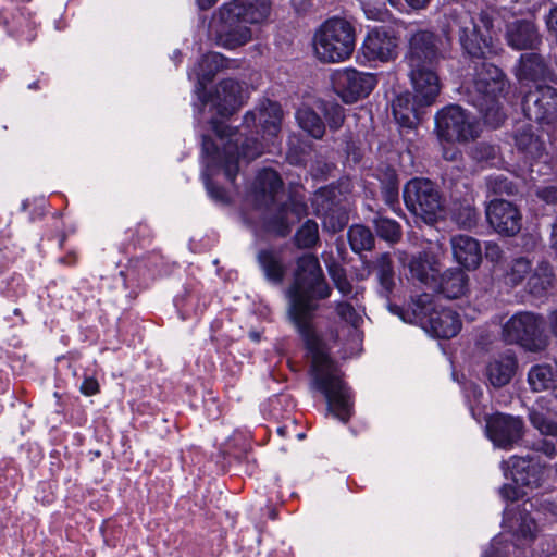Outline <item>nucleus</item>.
Returning <instances> with one entry per match:
<instances>
[{
  "label": "nucleus",
  "mask_w": 557,
  "mask_h": 557,
  "mask_svg": "<svg viewBox=\"0 0 557 557\" xmlns=\"http://www.w3.org/2000/svg\"><path fill=\"white\" fill-rule=\"evenodd\" d=\"M554 281L553 268L547 261H541L528 280L529 292L534 296L545 294Z\"/></svg>",
  "instance_id": "nucleus-35"
},
{
  "label": "nucleus",
  "mask_w": 557,
  "mask_h": 557,
  "mask_svg": "<svg viewBox=\"0 0 557 557\" xmlns=\"http://www.w3.org/2000/svg\"><path fill=\"white\" fill-rule=\"evenodd\" d=\"M486 219L499 234L513 236L522 225V216L518 208L509 201L495 199L486 207Z\"/></svg>",
  "instance_id": "nucleus-17"
},
{
  "label": "nucleus",
  "mask_w": 557,
  "mask_h": 557,
  "mask_svg": "<svg viewBox=\"0 0 557 557\" xmlns=\"http://www.w3.org/2000/svg\"><path fill=\"white\" fill-rule=\"evenodd\" d=\"M485 257L492 262H498L503 257V250L496 243L488 242L485 245Z\"/></svg>",
  "instance_id": "nucleus-53"
},
{
  "label": "nucleus",
  "mask_w": 557,
  "mask_h": 557,
  "mask_svg": "<svg viewBox=\"0 0 557 557\" xmlns=\"http://www.w3.org/2000/svg\"><path fill=\"white\" fill-rule=\"evenodd\" d=\"M202 104H210L221 117H228L243 104V86L234 79H224L215 88V92Z\"/></svg>",
  "instance_id": "nucleus-19"
},
{
  "label": "nucleus",
  "mask_w": 557,
  "mask_h": 557,
  "mask_svg": "<svg viewBox=\"0 0 557 557\" xmlns=\"http://www.w3.org/2000/svg\"><path fill=\"white\" fill-rule=\"evenodd\" d=\"M257 259L267 280L273 284H281L283 282L285 267L283 264L282 257L277 251L272 249L260 250Z\"/></svg>",
  "instance_id": "nucleus-33"
},
{
  "label": "nucleus",
  "mask_w": 557,
  "mask_h": 557,
  "mask_svg": "<svg viewBox=\"0 0 557 557\" xmlns=\"http://www.w3.org/2000/svg\"><path fill=\"white\" fill-rule=\"evenodd\" d=\"M534 449L544 454L549 459H553L557 455L556 445L548 440H541L534 444Z\"/></svg>",
  "instance_id": "nucleus-52"
},
{
  "label": "nucleus",
  "mask_w": 557,
  "mask_h": 557,
  "mask_svg": "<svg viewBox=\"0 0 557 557\" xmlns=\"http://www.w3.org/2000/svg\"><path fill=\"white\" fill-rule=\"evenodd\" d=\"M141 230H143L144 232H148V231H149V230H148V227H147V225L139 224V225L137 226V232H139V231H141Z\"/></svg>",
  "instance_id": "nucleus-63"
},
{
  "label": "nucleus",
  "mask_w": 557,
  "mask_h": 557,
  "mask_svg": "<svg viewBox=\"0 0 557 557\" xmlns=\"http://www.w3.org/2000/svg\"><path fill=\"white\" fill-rule=\"evenodd\" d=\"M336 190L332 187L320 188L312 198L314 213L323 218L326 228L336 233L346 225L347 219L336 205Z\"/></svg>",
  "instance_id": "nucleus-20"
},
{
  "label": "nucleus",
  "mask_w": 557,
  "mask_h": 557,
  "mask_svg": "<svg viewBox=\"0 0 557 557\" xmlns=\"http://www.w3.org/2000/svg\"><path fill=\"white\" fill-rule=\"evenodd\" d=\"M408 268L411 277L424 285H431V283L435 281L433 274L434 270L426 260V256L423 253L413 256L409 261Z\"/></svg>",
  "instance_id": "nucleus-40"
},
{
  "label": "nucleus",
  "mask_w": 557,
  "mask_h": 557,
  "mask_svg": "<svg viewBox=\"0 0 557 557\" xmlns=\"http://www.w3.org/2000/svg\"><path fill=\"white\" fill-rule=\"evenodd\" d=\"M435 127L441 139L466 143L479 136L476 119L458 104H449L435 115Z\"/></svg>",
  "instance_id": "nucleus-11"
},
{
  "label": "nucleus",
  "mask_w": 557,
  "mask_h": 557,
  "mask_svg": "<svg viewBox=\"0 0 557 557\" xmlns=\"http://www.w3.org/2000/svg\"><path fill=\"white\" fill-rule=\"evenodd\" d=\"M531 273V261L520 257L512 260L506 277L512 286L520 285L523 280Z\"/></svg>",
  "instance_id": "nucleus-43"
},
{
  "label": "nucleus",
  "mask_w": 557,
  "mask_h": 557,
  "mask_svg": "<svg viewBox=\"0 0 557 557\" xmlns=\"http://www.w3.org/2000/svg\"><path fill=\"white\" fill-rule=\"evenodd\" d=\"M493 20L494 12L491 10L480 12L479 23L470 12L463 9L453 10L445 14L442 32L448 44L453 35L457 34L463 51L472 58H481L490 47Z\"/></svg>",
  "instance_id": "nucleus-5"
},
{
  "label": "nucleus",
  "mask_w": 557,
  "mask_h": 557,
  "mask_svg": "<svg viewBox=\"0 0 557 557\" xmlns=\"http://www.w3.org/2000/svg\"><path fill=\"white\" fill-rule=\"evenodd\" d=\"M374 269L376 271L377 278L395 276L389 253L380 255L374 263Z\"/></svg>",
  "instance_id": "nucleus-48"
},
{
  "label": "nucleus",
  "mask_w": 557,
  "mask_h": 557,
  "mask_svg": "<svg viewBox=\"0 0 557 557\" xmlns=\"http://www.w3.org/2000/svg\"><path fill=\"white\" fill-rule=\"evenodd\" d=\"M356 46L354 25L345 18L326 20L315 32L313 48L322 62L337 63L349 59Z\"/></svg>",
  "instance_id": "nucleus-6"
},
{
  "label": "nucleus",
  "mask_w": 557,
  "mask_h": 557,
  "mask_svg": "<svg viewBox=\"0 0 557 557\" xmlns=\"http://www.w3.org/2000/svg\"><path fill=\"white\" fill-rule=\"evenodd\" d=\"M510 475L517 485L537 487L544 480L545 467L533 465L529 457H512L508 462Z\"/></svg>",
  "instance_id": "nucleus-27"
},
{
  "label": "nucleus",
  "mask_w": 557,
  "mask_h": 557,
  "mask_svg": "<svg viewBox=\"0 0 557 557\" xmlns=\"http://www.w3.org/2000/svg\"><path fill=\"white\" fill-rule=\"evenodd\" d=\"M234 61L227 60L218 52L205 54L193 70L198 82V91L203 90L219 71L231 67Z\"/></svg>",
  "instance_id": "nucleus-29"
},
{
  "label": "nucleus",
  "mask_w": 557,
  "mask_h": 557,
  "mask_svg": "<svg viewBox=\"0 0 557 557\" xmlns=\"http://www.w3.org/2000/svg\"><path fill=\"white\" fill-rule=\"evenodd\" d=\"M81 392L86 396L95 395L99 392L98 381L94 377H85L81 385Z\"/></svg>",
  "instance_id": "nucleus-54"
},
{
  "label": "nucleus",
  "mask_w": 557,
  "mask_h": 557,
  "mask_svg": "<svg viewBox=\"0 0 557 557\" xmlns=\"http://www.w3.org/2000/svg\"><path fill=\"white\" fill-rule=\"evenodd\" d=\"M307 210L304 197L294 195L287 203L277 208L273 216L264 218L265 228L280 236H285L289 233L292 224L307 214Z\"/></svg>",
  "instance_id": "nucleus-21"
},
{
  "label": "nucleus",
  "mask_w": 557,
  "mask_h": 557,
  "mask_svg": "<svg viewBox=\"0 0 557 557\" xmlns=\"http://www.w3.org/2000/svg\"><path fill=\"white\" fill-rule=\"evenodd\" d=\"M479 218L478 210L469 199L454 203L451 219L460 228H474L478 225Z\"/></svg>",
  "instance_id": "nucleus-37"
},
{
  "label": "nucleus",
  "mask_w": 557,
  "mask_h": 557,
  "mask_svg": "<svg viewBox=\"0 0 557 557\" xmlns=\"http://www.w3.org/2000/svg\"><path fill=\"white\" fill-rule=\"evenodd\" d=\"M416 98L410 92H400L392 101V112L397 123L405 127H411L418 119Z\"/></svg>",
  "instance_id": "nucleus-32"
},
{
  "label": "nucleus",
  "mask_w": 557,
  "mask_h": 557,
  "mask_svg": "<svg viewBox=\"0 0 557 557\" xmlns=\"http://www.w3.org/2000/svg\"><path fill=\"white\" fill-rule=\"evenodd\" d=\"M531 424L543 435L557 436V422L546 417L543 411L532 408L529 412Z\"/></svg>",
  "instance_id": "nucleus-45"
},
{
  "label": "nucleus",
  "mask_w": 557,
  "mask_h": 557,
  "mask_svg": "<svg viewBox=\"0 0 557 557\" xmlns=\"http://www.w3.org/2000/svg\"><path fill=\"white\" fill-rule=\"evenodd\" d=\"M211 128L218 143L209 136H202V153L207 159V170L203 172V181L209 195L219 201L225 199L223 188L214 186L210 180L215 168L224 171L225 177L234 182L242 162H250L264 152V146L256 138L245 137L237 129L230 128L222 121L212 119Z\"/></svg>",
  "instance_id": "nucleus-2"
},
{
  "label": "nucleus",
  "mask_w": 557,
  "mask_h": 557,
  "mask_svg": "<svg viewBox=\"0 0 557 557\" xmlns=\"http://www.w3.org/2000/svg\"><path fill=\"white\" fill-rule=\"evenodd\" d=\"M376 177L382 184V194L386 205L395 210L398 203V180L396 171L389 165H381L376 169Z\"/></svg>",
  "instance_id": "nucleus-34"
},
{
  "label": "nucleus",
  "mask_w": 557,
  "mask_h": 557,
  "mask_svg": "<svg viewBox=\"0 0 557 557\" xmlns=\"http://www.w3.org/2000/svg\"><path fill=\"white\" fill-rule=\"evenodd\" d=\"M517 76L521 82H537L549 79L553 73L542 55L532 52L521 54Z\"/></svg>",
  "instance_id": "nucleus-31"
},
{
  "label": "nucleus",
  "mask_w": 557,
  "mask_h": 557,
  "mask_svg": "<svg viewBox=\"0 0 557 557\" xmlns=\"http://www.w3.org/2000/svg\"><path fill=\"white\" fill-rule=\"evenodd\" d=\"M497 153V149L495 146L488 144H479L473 150V157L479 160H490L494 159Z\"/></svg>",
  "instance_id": "nucleus-49"
},
{
  "label": "nucleus",
  "mask_w": 557,
  "mask_h": 557,
  "mask_svg": "<svg viewBox=\"0 0 557 557\" xmlns=\"http://www.w3.org/2000/svg\"><path fill=\"white\" fill-rule=\"evenodd\" d=\"M450 44L451 41L447 42L446 36L443 39L432 30H411L407 39L404 62L406 66H440L441 61L448 57Z\"/></svg>",
  "instance_id": "nucleus-9"
},
{
  "label": "nucleus",
  "mask_w": 557,
  "mask_h": 557,
  "mask_svg": "<svg viewBox=\"0 0 557 557\" xmlns=\"http://www.w3.org/2000/svg\"><path fill=\"white\" fill-rule=\"evenodd\" d=\"M517 359L513 352L507 350L494 356L486 366V376L494 387L507 385L517 370Z\"/></svg>",
  "instance_id": "nucleus-25"
},
{
  "label": "nucleus",
  "mask_w": 557,
  "mask_h": 557,
  "mask_svg": "<svg viewBox=\"0 0 557 557\" xmlns=\"http://www.w3.org/2000/svg\"><path fill=\"white\" fill-rule=\"evenodd\" d=\"M201 10H207L213 7L218 0H196Z\"/></svg>",
  "instance_id": "nucleus-61"
},
{
  "label": "nucleus",
  "mask_w": 557,
  "mask_h": 557,
  "mask_svg": "<svg viewBox=\"0 0 557 557\" xmlns=\"http://www.w3.org/2000/svg\"><path fill=\"white\" fill-rule=\"evenodd\" d=\"M523 432L520 418L504 413H495L486 419V433L498 447L508 448L518 442Z\"/></svg>",
  "instance_id": "nucleus-18"
},
{
  "label": "nucleus",
  "mask_w": 557,
  "mask_h": 557,
  "mask_svg": "<svg viewBox=\"0 0 557 557\" xmlns=\"http://www.w3.org/2000/svg\"><path fill=\"white\" fill-rule=\"evenodd\" d=\"M490 182H494L495 183V187H494V190L495 191H503V190H508V182L507 180H503L500 177H495L494 180L490 178Z\"/></svg>",
  "instance_id": "nucleus-59"
},
{
  "label": "nucleus",
  "mask_w": 557,
  "mask_h": 557,
  "mask_svg": "<svg viewBox=\"0 0 557 557\" xmlns=\"http://www.w3.org/2000/svg\"><path fill=\"white\" fill-rule=\"evenodd\" d=\"M500 540L495 537L491 543L490 549L486 550L482 557H506V554L503 547H500Z\"/></svg>",
  "instance_id": "nucleus-55"
},
{
  "label": "nucleus",
  "mask_w": 557,
  "mask_h": 557,
  "mask_svg": "<svg viewBox=\"0 0 557 557\" xmlns=\"http://www.w3.org/2000/svg\"><path fill=\"white\" fill-rule=\"evenodd\" d=\"M377 84L376 76L352 67L338 70L332 75L334 91L346 103L368 97Z\"/></svg>",
  "instance_id": "nucleus-12"
},
{
  "label": "nucleus",
  "mask_w": 557,
  "mask_h": 557,
  "mask_svg": "<svg viewBox=\"0 0 557 557\" xmlns=\"http://www.w3.org/2000/svg\"><path fill=\"white\" fill-rule=\"evenodd\" d=\"M406 3L411 7L412 9L420 10L425 8L430 0H405Z\"/></svg>",
  "instance_id": "nucleus-60"
},
{
  "label": "nucleus",
  "mask_w": 557,
  "mask_h": 557,
  "mask_svg": "<svg viewBox=\"0 0 557 557\" xmlns=\"http://www.w3.org/2000/svg\"><path fill=\"white\" fill-rule=\"evenodd\" d=\"M543 506H544V509L549 511L552 515H557V504H555L550 500H545Z\"/></svg>",
  "instance_id": "nucleus-62"
},
{
  "label": "nucleus",
  "mask_w": 557,
  "mask_h": 557,
  "mask_svg": "<svg viewBox=\"0 0 557 557\" xmlns=\"http://www.w3.org/2000/svg\"><path fill=\"white\" fill-rule=\"evenodd\" d=\"M504 523L518 540L531 542L536 536L537 524L525 506L522 509H506Z\"/></svg>",
  "instance_id": "nucleus-26"
},
{
  "label": "nucleus",
  "mask_w": 557,
  "mask_h": 557,
  "mask_svg": "<svg viewBox=\"0 0 557 557\" xmlns=\"http://www.w3.org/2000/svg\"><path fill=\"white\" fill-rule=\"evenodd\" d=\"M525 116L541 125L557 122V89L547 85H536L523 98Z\"/></svg>",
  "instance_id": "nucleus-13"
},
{
  "label": "nucleus",
  "mask_w": 557,
  "mask_h": 557,
  "mask_svg": "<svg viewBox=\"0 0 557 557\" xmlns=\"http://www.w3.org/2000/svg\"><path fill=\"white\" fill-rule=\"evenodd\" d=\"M471 412H472L473 418H474L478 422H480L481 420H480V418L475 414L474 409H471Z\"/></svg>",
  "instance_id": "nucleus-64"
},
{
  "label": "nucleus",
  "mask_w": 557,
  "mask_h": 557,
  "mask_svg": "<svg viewBox=\"0 0 557 557\" xmlns=\"http://www.w3.org/2000/svg\"><path fill=\"white\" fill-rule=\"evenodd\" d=\"M398 38L387 27H375L368 32L361 51L368 61L388 62L397 55Z\"/></svg>",
  "instance_id": "nucleus-15"
},
{
  "label": "nucleus",
  "mask_w": 557,
  "mask_h": 557,
  "mask_svg": "<svg viewBox=\"0 0 557 557\" xmlns=\"http://www.w3.org/2000/svg\"><path fill=\"white\" fill-rule=\"evenodd\" d=\"M330 276L335 287L343 296H350L351 298H357V296L360 294L359 288L354 287V285L347 278L344 269L339 267L331 268Z\"/></svg>",
  "instance_id": "nucleus-44"
},
{
  "label": "nucleus",
  "mask_w": 557,
  "mask_h": 557,
  "mask_svg": "<svg viewBox=\"0 0 557 557\" xmlns=\"http://www.w3.org/2000/svg\"><path fill=\"white\" fill-rule=\"evenodd\" d=\"M506 39L516 50L537 49L542 44V36L531 21L519 20L507 26Z\"/></svg>",
  "instance_id": "nucleus-23"
},
{
  "label": "nucleus",
  "mask_w": 557,
  "mask_h": 557,
  "mask_svg": "<svg viewBox=\"0 0 557 557\" xmlns=\"http://www.w3.org/2000/svg\"><path fill=\"white\" fill-rule=\"evenodd\" d=\"M271 13L269 0H232L219 9V16L227 29L219 35V44L235 49L249 42L251 29L246 24H261Z\"/></svg>",
  "instance_id": "nucleus-4"
},
{
  "label": "nucleus",
  "mask_w": 557,
  "mask_h": 557,
  "mask_svg": "<svg viewBox=\"0 0 557 557\" xmlns=\"http://www.w3.org/2000/svg\"><path fill=\"white\" fill-rule=\"evenodd\" d=\"M536 196L548 205L557 203V186L537 188Z\"/></svg>",
  "instance_id": "nucleus-51"
},
{
  "label": "nucleus",
  "mask_w": 557,
  "mask_h": 557,
  "mask_svg": "<svg viewBox=\"0 0 557 557\" xmlns=\"http://www.w3.org/2000/svg\"><path fill=\"white\" fill-rule=\"evenodd\" d=\"M322 110L324 112V116L327 121V124L332 131H337L342 127L345 120L344 108L334 102H322Z\"/></svg>",
  "instance_id": "nucleus-46"
},
{
  "label": "nucleus",
  "mask_w": 557,
  "mask_h": 557,
  "mask_svg": "<svg viewBox=\"0 0 557 557\" xmlns=\"http://www.w3.org/2000/svg\"><path fill=\"white\" fill-rule=\"evenodd\" d=\"M295 245L298 248H311L319 240V228L313 220L306 221L297 231L294 237Z\"/></svg>",
  "instance_id": "nucleus-42"
},
{
  "label": "nucleus",
  "mask_w": 557,
  "mask_h": 557,
  "mask_svg": "<svg viewBox=\"0 0 557 557\" xmlns=\"http://www.w3.org/2000/svg\"><path fill=\"white\" fill-rule=\"evenodd\" d=\"M549 247L557 252V220L550 226Z\"/></svg>",
  "instance_id": "nucleus-58"
},
{
  "label": "nucleus",
  "mask_w": 557,
  "mask_h": 557,
  "mask_svg": "<svg viewBox=\"0 0 557 557\" xmlns=\"http://www.w3.org/2000/svg\"><path fill=\"white\" fill-rule=\"evenodd\" d=\"M454 259L467 270H475L482 261L481 245L468 235H455L450 238Z\"/></svg>",
  "instance_id": "nucleus-24"
},
{
  "label": "nucleus",
  "mask_w": 557,
  "mask_h": 557,
  "mask_svg": "<svg viewBox=\"0 0 557 557\" xmlns=\"http://www.w3.org/2000/svg\"><path fill=\"white\" fill-rule=\"evenodd\" d=\"M528 382L534 392H541L553 387L555 395L557 396V379L555 370H553L550 366H533L529 371Z\"/></svg>",
  "instance_id": "nucleus-36"
},
{
  "label": "nucleus",
  "mask_w": 557,
  "mask_h": 557,
  "mask_svg": "<svg viewBox=\"0 0 557 557\" xmlns=\"http://www.w3.org/2000/svg\"><path fill=\"white\" fill-rule=\"evenodd\" d=\"M412 312L422 327L434 337L451 338L461 330L459 314L450 308H438L431 294L423 293L412 299Z\"/></svg>",
  "instance_id": "nucleus-7"
},
{
  "label": "nucleus",
  "mask_w": 557,
  "mask_h": 557,
  "mask_svg": "<svg viewBox=\"0 0 557 557\" xmlns=\"http://www.w3.org/2000/svg\"><path fill=\"white\" fill-rule=\"evenodd\" d=\"M515 143L517 149L524 154L529 161L547 162L548 153L544 141L539 135H535L530 126L520 128L516 136Z\"/></svg>",
  "instance_id": "nucleus-28"
},
{
  "label": "nucleus",
  "mask_w": 557,
  "mask_h": 557,
  "mask_svg": "<svg viewBox=\"0 0 557 557\" xmlns=\"http://www.w3.org/2000/svg\"><path fill=\"white\" fill-rule=\"evenodd\" d=\"M434 287L440 294L448 299H458L469 290V277L461 269H448L440 278L434 281Z\"/></svg>",
  "instance_id": "nucleus-30"
},
{
  "label": "nucleus",
  "mask_w": 557,
  "mask_h": 557,
  "mask_svg": "<svg viewBox=\"0 0 557 557\" xmlns=\"http://www.w3.org/2000/svg\"><path fill=\"white\" fill-rule=\"evenodd\" d=\"M502 337L507 344H518L532 352L542 351L548 345L544 318L531 311H519L506 321Z\"/></svg>",
  "instance_id": "nucleus-8"
},
{
  "label": "nucleus",
  "mask_w": 557,
  "mask_h": 557,
  "mask_svg": "<svg viewBox=\"0 0 557 557\" xmlns=\"http://www.w3.org/2000/svg\"><path fill=\"white\" fill-rule=\"evenodd\" d=\"M282 109L276 102L265 100L252 111H248L244 116L243 126L246 129L256 128L263 134L265 140L272 141L276 138L281 129Z\"/></svg>",
  "instance_id": "nucleus-14"
},
{
  "label": "nucleus",
  "mask_w": 557,
  "mask_h": 557,
  "mask_svg": "<svg viewBox=\"0 0 557 557\" xmlns=\"http://www.w3.org/2000/svg\"><path fill=\"white\" fill-rule=\"evenodd\" d=\"M547 321L550 333L557 337V308L549 312Z\"/></svg>",
  "instance_id": "nucleus-57"
},
{
  "label": "nucleus",
  "mask_w": 557,
  "mask_h": 557,
  "mask_svg": "<svg viewBox=\"0 0 557 557\" xmlns=\"http://www.w3.org/2000/svg\"><path fill=\"white\" fill-rule=\"evenodd\" d=\"M375 232L386 242L396 243L401 237V226L396 221L379 214L373 219Z\"/></svg>",
  "instance_id": "nucleus-41"
},
{
  "label": "nucleus",
  "mask_w": 557,
  "mask_h": 557,
  "mask_svg": "<svg viewBox=\"0 0 557 557\" xmlns=\"http://www.w3.org/2000/svg\"><path fill=\"white\" fill-rule=\"evenodd\" d=\"M507 85L500 69L482 62L475 66L473 79L466 86L468 101L479 110L485 123L494 128L500 126L506 116L499 99Z\"/></svg>",
  "instance_id": "nucleus-3"
},
{
  "label": "nucleus",
  "mask_w": 557,
  "mask_h": 557,
  "mask_svg": "<svg viewBox=\"0 0 557 557\" xmlns=\"http://www.w3.org/2000/svg\"><path fill=\"white\" fill-rule=\"evenodd\" d=\"M404 201L407 209L426 223L437 220L443 210L440 191L428 178H412L404 187Z\"/></svg>",
  "instance_id": "nucleus-10"
},
{
  "label": "nucleus",
  "mask_w": 557,
  "mask_h": 557,
  "mask_svg": "<svg viewBox=\"0 0 557 557\" xmlns=\"http://www.w3.org/2000/svg\"><path fill=\"white\" fill-rule=\"evenodd\" d=\"M299 126L312 137L320 139L325 132V125L321 117L310 108L301 107L296 112Z\"/></svg>",
  "instance_id": "nucleus-38"
},
{
  "label": "nucleus",
  "mask_w": 557,
  "mask_h": 557,
  "mask_svg": "<svg viewBox=\"0 0 557 557\" xmlns=\"http://www.w3.org/2000/svg\"><path fill=\"white\" fill-rule=\"evenodd\" d=\"M331 293L318 257L312 253L299 257L293 283L287 289L288 317L311 355L312 387L324 395L329 411L347 422L352 413L351 392L312 325L313 314L319 308L317 301L329 298Z\"/></svg>",
  "instance_id": "nucleus-1"
},
{
  "label": "nucleus",
  "mask_w": 557,
  "mask_h": 557,
  "mask_svg": "<svg viewBox=\"0 0 557 557\" xmlns=\"http://www.w3.org/2000/svg\"><path fill=\"white\" fill-rule=\"evenodd\" d=\"M408 76L414 90L416 102L419 106H431L441 91L437 74L438 66H407Z\"/></svg>",
  "instance_id": "nucleus-16"
},
{
  "label": "nucleus",
  "mask_w": 557,
  "mask_h": 557,
  "mask_svg": "<svg viewBox=\"0 0 557 557\" xmlns=\"http://www.w3.org/2000/svg\"><path fill=\"white\" fill-rule=\"evenodd\" d=\"M347 236L350 248L357 253L371 250L374 247V236L372 232L363 225L355 224L350 226Z\"/></svg>",
  "instance_id": "nucleus-39"
},
{
  "label": "nucleus",
  "mask_w": 557,
  "mask_h": 557,
  "mask_svg": "<svg viewBox=\"0 0 557 557\" xmlns=\"http://www.w3.org/2000/svg\"><path fill=\"white\" fill-rule=\"evenodd\" d=\"M336 312L347 323L351 324L352 326H357L362 318L361 315L356 311V309L348 302H337L336 304Z\"/></svg>",
  "instance_id": "nucleus-47"
},
{
  "label": "nucleus",
  "mask_w": 557,
  "mask_h": 557,
  "mask_svg": "<svg viewBox=\"0 0 557 557\" xmlns=\"http://www.w3.org/2000/svg\"><path fill=\"white\" fill-rule=\"evenodd\" d=\"M377 280H379V284H380V290H379L380 295L383 298L389 300V298L392 297L394 289L396 287L395 276L381 277Z\"/></svg>",
  "instance_id": "nucleus-50"
},
{
  "label": "nucleus",
  "mask_w": 557,
  "mask_h": 557,
  "mask_svg": "<svg viewBox=\"0 0 557 557\" xmlns=\"http://www.w3.org/2000/svg\"><path fill=\"white\" fill-rule=\"evenodd\" d=\"M499 493L502 497L507 500H515L519 497V490L510 484L503 485L502 488L499 490Z\"/></svg>",
  "instance_id": "nucleus-56"
},
{
  "label": "nucleus",
  "mask_w": 557,
  "mask_h": 557,
  "mask_svg": "<svg viewBox=\"0 0 557 557\" xmlns=\"http://www.w3.org/2000/svg\"><path fill=\"white\" fill-rule=\"evenodd\" d=\"M282 185V180L275 171L269 169L260 171L252 186V201L258 208L270 210L275 203L276 195Z\"/></svg>",
  "instance_id": "nucleus-22"
}]
</instances>
